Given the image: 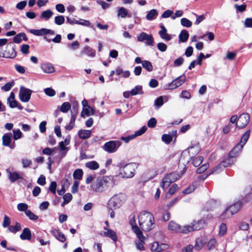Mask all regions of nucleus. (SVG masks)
<instances>
[{
    "label": "nucleus",
    "instance_id": "f257e3e1",
    "mask_svg": "<svg viewBox=\"0 0 252 252\" xmlns=\"http://www.w3.org/2000/svg\"><path fill=\"white\" fill-rule=\"evenodd\" d=\"M138 223L140 228L144 231H149L155 227V218L153 215L143 211L138 215Z\"/></svg>",
    "mask_w": 252,
    "mask_h": 252
},
{
    "label": "nucleus",
    "instance_id": "f03ea898",
    "mask_svg": "<svg viewBox=\"0 0 252 252\" xmlns=\"http://www.w3.org/2000/svg\"><path fill=\"white\" fill-rule=\"evenodd\" d=\"M112 184L110 178L105 177L98 178L91 185L92 189L95 192H102L106 190Z\"/></svg>",
    "mask_w": 252,
    "mask_h": 252
},
{
    "label": "nucleus",
    "instance_id": "7ed1b4c3",
    "mask_svg": "<svg viewBox=\"0 0 252 252\" xmlns=\"http://www.w3.org/2000/svg\"><path fill=\"white\" fill-rule=\"evenodd\" d=\"M120 167V175L123 178H132L135 174L137 165L135 163H129L125 165L120 163L118 165Z\"/></svg>",
    "mask_w": 252,
    "mask_h": 252
},
{
    "label": "nucleus",
    "instance_id": "20e7f679",
    "mask_svg": "<svg viewBox=\"0 0 252 252\" xmlns=\"http://www.w3.org/2000/svg\"><path fill=\"white\" fill-rule=\"evenodd\" d=\"M126 200V194L119 193L113 196L108 202V208L110 210L120 208Z\"/></svg>",
    "mask_w": 252,
    "mask_h": 252
},
{
    "label": "nucleus",
    "instance_id": "39448f33",
    "mask_svg": "<svg viewBox=\"0 0 252 252\" xmlns=\"http://www.w3.org/2000/svg\"><path fill=\"white\" fill-rule=\"evenodd\" d=\"M250 135V131L247 130L242 136L240 142L229 152V156L230 158H235L237 157L247 142Z\"/></svg>",
    "mask_w": 252,
    "mask_h": 252
},
{
    "label": "nucleus",
    "instance_id": "423d86ee",
    "mask_svg": "<svg viewBox=\"0 0 252 252\" xmlns=\"http://www.w3.org/2000/svg\"><path fill=\"white\" fill-rule=\"evenodd\" d=\"M122 142L119 140H112L106 142L103 146V149L108 153L116 152L121 146Z\"/></svg>",
    "mask_w": 252,
    "mask_h": 252
},
{
    "label": "nucleus",
    "instance_id": "0eeeda50",
    "mask_svg": "<svg viewBox=\"0 0 252 252\" xmlns=\"http://www.w3.org/2000/svg\"><path fill=\"white\" fill-rule=\"evenodd\" d=\"M129 223L131 226L132 231L135 233L139 240L142 242L145 240L142 232L136 223L135 216L133 215L130 220Z\"/></svg>",
    "mask_w": 252,
    "mask_h": 252
},
{
    "label": "nucleus",
    "instance_id": "6e6552de",
    "mask_svg": "<svg viewBox=\"0 0 252 252\" xmlns=\"http://www.w3.org/2000/svg\"><path fill=\"white\" fill-rule=\"evenodd\" d=\"M205 222L203 220H194L190 224L185 225L186 233L192 231L199 230L204 227Z\"/></svg>",
    "mask_w": 252,
    "mask_h": 252
},
{
    "label": "nucleus",
    "instance_id": "1a4fd4ad",
    "mask_svg": "<svg viewBox=\"0 0 252 252\" xmlns=\"http://www.w3.org/2000/svg\"><path fill=\"white\" fill-rule=\"evenodd\" d=\"M32 92V90L21 86L19 94L20 100L23 102H28L30 100Z\"/></svg>",
    "mask_w": 252,
    "mask_h": 252
},
{
    "label": "nucleus",
    "instance_id": "9d476101",
    "mask_svg": "<svg viewBox=\"0 0 252 252\" xmlns=\"http://www.w3.org/2000/svg\"><path fill=\"white\" fill-rule=\"evenodd\" d=\"M2 145L6 147H8L11 149L15 148V143L12 142V134L11 132H8L3 134L2 137Z\"/></svg>",
    "mask_w": 252,
    "mask_h": 252
},
{
    "label": "nucleus",
    "instance_id": "9b49d317",
    "mask_svg": "<svg viewBox=\"0 0 252 252\" xmlns=\"http://www.w3.org/2000/svg\"><path fill=\"white\" fill-rule=\"evenodd\" d=\"M250 121V116L248 113L241 114L238 119L236 126L239 128L245 127Z\"/></svg>",
    "mask_w": 252,
    "mask_h": 252
},
{
    "label": "nucleus",
    "instance_id": "f8f14e48",
    "mask_svg": "<svg viewBox=\"0 0 252 252\" xmlns=\"http://www.w3.org/2000/svg\"><path fill=\"white\" fill-rule=\"evenodd\" d=\"M7 103L11 108L17 107L19 110L23 109V107L15 99V94L11 92L9 96L7 98Z\"/></svg>",
    "mask_w": 252,
    "mask_h": 252
},
{
    "label": "nucleus",
    "instance_id": "ddd939ff",
    "mask_svg": "<svg viewBox=\"0 0 252 252\" xmlns=\"http://www.w3.org/2000/svg\"><path fill=\"white\" fill-rule=\"evenodd\" d=\"M30 32L36 36L45 35L48 34L51 35L55 34V32L54 31L45 28H42L40 30L32 29L30 31Z\"/></svg>",
    "mask_w": 252,
    "mask_h": 252
},
{
    "label": "nucleus",
    "instance_id": "4468645a",
    "mask_svg": "<svg viewBox=\"0 0 252 252\" xmlns=\"http://www.w3.org/2000/svg\"><path fill=\"white\" fill-rule=\"evenodd\" d=\"M185 228H186L185 225L180 226L173 221H170L168 224V229L176 232L186 233V229Z\"/></svg>",
    "mask_w": 252,
    "mask_h": 252
},
{
    "label": "nucleus",
    "instance_id": "2eb2a0df",
    "mask_svg": "<svg viewBox=\"0 0 252 252\" xmlns=\"http://www.w3.org/2000/svg\"><path fill=\"white\" fill-rule=\"evenodd\" d=\"M186 81V77L184 75L181 76L174 80L169 84L170 89H174L182 85Z\"/></svg>",
    "mask_w": 252,
    "mask_h": 252
},
{
    "label": "nucleus",
    "instance_id": "dca6fc26",
    "mask_svg": "<svg viewBox=\"0 0 252 252\" xmlns=\"http://www.w3.org/2000/svg\"><path fill=\"white\" fill-rule=\"evenodd\" d=\"M16 56V52L13 47L11 46V44H8L6 46V49L4 51L2 57L13 59Z\"/></svg>",
    "mask_w": 252,
    "mask_h": 252
},
{
    "label": "nucleus",
    "instance_id": "f3484780",
    "mask_svg": "<svg viewBox=\"0 0 252 252\" xmlns=\"http://www.w3.org/2000/svg\"><path fill=\"white\" fill-rule=\"evenodd\" d=\"M99 234L101 236L110 238L114 242H116L118 240L116 232L112 229H108L107 231H101Z\"/></svg>",
    "mask_w": 252,
    "mask_h": 252
},
{
    "label": "nucleus",
    "instance_id": "a211bd4d",
    "mask_svg": "<svg viewBox=\"0 0 252 252\" xmlns=\"http://www.w3.org/2000/svg\"><path fill=\"white\" fill-rule=\"evenodd\" d=\"M51 232L53 236L59 241L63 243L66 241V238L64 234L59 229H54L51 230Z\"/></svg>",
    "mask_w": 252,
    "mask_h": 252
},
{
    "label": "nucleus",
    "instance_id": "6ab92c4d",
    "mask_svg": "<svg viewBox=\"0 0 252 252\" xmlns=\"http://www.w3.org/2000/svg\"><path fill=\"white\" fill-rule=\"evenodd\" d=\"M240 209V204L239 203H235L233 205H231L228 208H226L224 214H222V217L224 219L223 217L224 214L226 213H230L231 215L236 213Z\"/></svg>",
    "mask_w": 252,
    "mask_h": 252
},
{
    "label": "nucleus",
    "instance_id": "aec40b11",
    "mask_svg": "<svg viewBox=\"0 0 252 252\" xmlns=\"http://www.w3.org/2000/svg\"><path fill=\"white\" fill-rule=\"evenodd\" d=\"M234 158H230L229 156H228V157H227L225 159H224L220 164L218 166H216L214 170L212 172V173H213L214 172H215L218 168H220V167L223 166L224 167H226L228 166L229 165L232 164L234 162V160L233 159Z\"/></svg>",
    "mask_w": 252,
    "mask_h": 252
},
{
    "label": "nucleus",
    "instance_id": "412c9836",
    "mask_svg": "<svg viewBox=\"0 0 252 252\" xmlns=\"http://www.w3.org/2000/svg\"><path fill=\"white\" fill-rule=\"evenodd\" d=\"M41 68L43 71L46 73H52L55 71L54 67L50 63H43L41 65Z\"/></svg>",
    "mask_w": 252,
    "mask_h": 252
},
{
    "label": "nucleus",
    "instance_id": "4be33fe9",
    "mask_svg": "<svg viewBox=\"0 0 252 252\" xmlns=\"http://www.w3.org/2000/svg\"><path fill=\"white\" fill-rule=\"evenodd\" d=\"M78 134L80 139L84 140L90 138L92 132L90 130L81 129L78 131Z\"/></svg>",
    "mask_w": 252,
    "mask_h": 252
},
{
    "label": "nucleus",
    "instance_id": "5701e85b",
    "mask_svg": "<svg viewBox=\"0 0 252 252\" xmlns=\"http://www.w3.org/2000/svg\"><path fill=\"white\" fill-rule=\"evenodd\" d=\"M117 16L122 18L126 17H131V15L128 13V10L124 7H119L118 9Z\"/></svg>",
    "mask_w": 252,
    "mask_h": 252
},
{
    "label": "nucleus",
    "instance_id": "b1692460",
    "mask_svg": "<svg viewBox=\"0 0 252 252\" xmlns=\"http://www.w3.org/2000/svg\"><path fill=\"white\" fill-rule=\"evenodd\" d=\"M6 172L8 173V178L11 183H14L18 179H22V177L17 172H11L8 169H6Z\"/></svg>",
    "mask_w": 252,
    "mask_h": 252
},
{
    "label": "nucleus",
    "instance_id": "393cba45",
    "mask_svg": "<svg viewBox=\"0 0 252 252\" xmlns=\"http://www.w3.org/2000/svg\"><path fill=\"white\" fill-rule=\"evenodd\" d=\"M20 238L23 240H30L32 237V234L30 229L29 228H25L20 234Z\"/></svg>",
    "mask_w": 252,
    "mask_h": 252
},
{
    "label": "nucleus",
    "instance_id": "a878e982",
    "mask_svg": "<svg viewBox=\"0 0 252 252\" xmlns=\"http://www.w3.org/2000/svg\"><path fill=\"white\" fill-rule=\"evenodd\" d=\"M81 55L86 54L88 56L94 57L95 56V51L91 47L86 46L80 52Z\"/></svg>",
    "mask_w": 252,
    "mask_h": 252
},
{
    "label": "nucleus",
    "instance_id": "bb28decb",
    "mask_svg": "<svg viewBox=\"0 0 252 252\" xmlns=\"http://www.w3.org/2000/svg\"><path fill=\"white\" fill-rule=\"evenodd\" d=\"M53 12L50 9H47L43 11L40 15V18L45 21L49 20L53 16Z\"/></svg>",
    "mask_w": 252,
    "mask_h": 252
},
{
    "label": "nucleus",
    "instance_id": "cd10ccee",
    "mask_svg": "<svg viewBox=\"0 0 252 252\" xmlns=\"http://www.w3.org/2000/svg\"><path fill=\"white\" fill-rule=\"evenodd\" d=\"M189 37V33L188 31L186 30H183L181 31L179 35V39L180 42H186Z\"/></svg>",
    "mask_w": 252,
    "mask_h": 252
},
{
    "label": "nucleus",
    "instance_id": "c85d7f7f",
    "mask_svg": "<svg viewBox=\"0 0 252 252\" xmlns=\"http://www.w3.org/2000/svg\"><path fill=\"white\" fill-rule=\"evenodd\" d=\"M158 15V12L156 9H153L148 12L146 15V19L148 20H153L156 18Z\"/></svg>",
    "mask_w": 252,
    "mask_h": 252
},
{
    "label": "nucleus",
    "instance_id": "c756f323",
    "mask_svg": "<svg viewBox=\"0 0 252 252\" xmlns=\"http://www.w3.org/2000/svg\"><path fill=\"white\" fill-rule=\"evenodd\" d=\"M172 183H173V182L167 175L163 178L162 180L161 187L164 189H167Z\"/></svg>",
    "mask_w": 252,
    "mask_h": 252
},
{
    "label": "nucleus",
    "instance_id": "7c9ffc66",
    "mask_svg": "<svg viewBox=\"0 0 252 252\" xmlns=\"http://www.w3.org/2000/svg\"><path fill=\"white\" fill-rule=\"evenodd\" d=\"M85 166L87 168L93 170H96L99 167V164L94 160L86 163Z\"/></svg>",
    "mask_w": 252,
    "mask_h": 252
},
{
    "label": "nucleus",
    "instance_id": "2f4dec72",
    "mask_svg": "<svg viewBox=\"0 0 252 252\" xmlns=\"http://www.w3.org/2000/svg\"><path fill=\"white\" fill-rule=\"evenodd\" d=\"M116 74L118 75H121L122 77L127 78L130 76V73L129 71H123L122 68L120 67L117 68L116 70Z\"/></svg>",
    "mask_w": 252,
    "mask_h": 252
},
{
    "label": "nucleus",
    "instance_id": "473e14b6",
    "mask_svg": "<svg viewBox=\"0 0 252 252\" xmlns=\"http://www.w3.org/2000/svg\"><path fill=\"white\" fill-rule=\"evenodd\" d=\"M44 39L49 42L52 41L56 43H60L61 41L62 36L60 34H57L54 38L51 39L50 38H49L47 36L45 35L44 37Z\"/></svg>",
    "mask_w": 252,
    "mask_h": 252
},
{
    "label": "nucleus",
    "instance_id": "72a5a7b5",
    "mask_svg": "<svg viewBox=\"0 0 252 252\" xmlns=\"http://www.w3.org/2000/svg\"><path fill=\"white\" fill-rule=\"evenodd\" d=\"M143 94L142 87L140 85L136 86L133 89L131 90V95H135L137 94Z\"/></svg>",
    "mask_w": 252,
    "mask_h": 252
},
{
    "label": "nucleus",
    "instance_id": "f704fd0d",
    "mask_svg": "<svg viewBox=\"0 0 252 252\" xmlns=\"http://www.w3.org/2000/svg\"><path fill=\"white\" fill-rule=\"evenodd\" d=\"M71 108V104L68 102H63L60 107V111L63 113H67Z\"/></svg>",
    "mask_w": 252,
    "mask_h": 252
},
{
    "label": "nucleus",
    "instance_id": "c9c22d12",
    "mask_svg": "<svg viewBox=\"0 0 252 252\" xmlns=\"http://www.w3.org/2000/svg\"><path fill=\"white\" fill-rule=\"evenodd\" d=\"M83 175V170L81 169H77L74 171L73 176L75 179L80 180L82 178Z\"/></svg>",
    "mask_w": 252,
    "mask_h": 252
},
{
    "label": "nucleus",
    "instance_id": "e433bc0d",
    "mask_svg": "<svg viewBox=\"0 0 252 252\" xmlns=\"http://www.w3.org/2000/svg\"><path fill=\"white\" fill-rule=\"evenodd\" d=\"M21 229V225L19 223L16 222L15 225H10L8 227V230L11 232L16 233L17 232L20 231Z\"/></svg>",
    "mask_w": 252,
    "mask_h": 252
},
{
    "label": "nucleus",
    "instance_id": "4c0bfd02",
    "mask_svg": "<svg viewBox=\"0 0 252 252\" xmlns=\"http://www.w3.org/2000/svg\"><path fill=\"white\" fill-rule=\"evenodd\" d=\"M142 66L148 71L151 72L153 70V67L151 62L148 61L144 60L142 62Z\"/></svg>",
    "mask_w": 252,
    "mask_h": 252
},
{
    "label": "nucleus",
    "instance_id": "58836bf2",
    "mask_svg": "<svg viewBox=\"0 0 252 252\" xmlns=\"http://www.w3.org/2000/svg\"><path fill=\"white\" fill-rule=\"evenodd\" d=\"M65 19L63 16L59 15L55 17L54 22L57 25H61L64 23Z\"/></svg>",
    "mask_w": 252,
    "mask_h": 252
},
{
    "label": "nucleus",
    "instance_id": "ea45409f",
    "mask_svg": "<svg viewBox=\"0 0 252 252\" xmlns=\"http://www.w3.org/2000/svg\"><path fill=\"white\" fill-rule=\"evenodd\" d=\"M205 242L201 239H198L196 241V244L194 246V249L196 250H201L204 245Z\"/></svg>",
    "mask_w": 252,
    "mask_h": 252
},
{
    "label": "nucleus",
    "instance_id": "a19ab883",
    "mask_svg": "<svg viewBox=\"0 0 252 252\" xmlns=\"http://www.w3.org/2000/svg\"><path fill=\"white\" fill-rule=\"evenodd\" d=\"M188 151L189 154L191 153L192 155L197 154L199 151V148L197 145L194 146L189 148L187 150H186L184 152L185 153L187 151Z\"/></svg>",
    "mask_w": 252,
    "mask_h": 252
},
{
    "label": "nucleus",
    "instance_id": "79ce46f5",
    "mask_svg": "<svg viewBox=\"0 0 252 252\" xmlns=\"http://www.w3.org/2000/svg\"><path fill=\"white\" fill-rule=\"evenodd\" d=\"M181 25L186 28H189L192 26V22L186 18H183L181 19Z\"/></svg>",
    "mask_w": 252,
    "mask_h": 252
},
{
    "label": "nucleus",
    "instance_id": "37998d69",
    "mask_svg": "<svg viewBox=\"0 0 252 252\" xmlns=\"http://www.w3.org/2000/svg\"><path fill=\"white\" fill-rule=\"evenodd\" d=\"M162 140L166 144H169L172 141L173 137L171 135L164 134L161 137Z\"/></svg>",
    "mask_w": 252,
    "mask_h": 252
},
{
    "label": "nucleus",
    "instance_id": "c03bdc74",
    "mask_svg": "<svg viewBox=\"0 0 252 252\" xmlns=\"http://www.w3.org/2000/svg\"><path fill=\"white\" fill-rule=\"evenodd\" d=\"M193 15L196 17V21L194 22V24L198 25H199L201 22H202L203 20L205 19V15H198L195 13H193Z\"/></svg>",
    "mask_w": 252,
    "mask_h": 252
},
{
    "label": "nucleus",
    "instance_id": "a18cd8bd",
    "mask_svg": "<svg viewBox=\"0 0 252 252\" xmlns=\"http://www.w3.org/2000/svg\"><path fill=\"white\" fill-rule=\"evenodd\" d=\"M13 138L14 140H17L20 139L22 135V133L19 129H14L13 131Z\"/></svg>",
    "mask_w": 252,
    "mask_h": 252
},
{
    "label": "nucleus",
    "instance_id": "49530a36",
    "mask_svg": "<svg viewBox=\"0 0 252 252\" xmlns=\"http://www.w3.org/2000/svg\"><path fill=\"white\" fill-rule=\"evenodd\" d=\"M25 214L26 216L29 217V218L32 220H35L38 219V217L34 215L32 212L30 210H27L25 212Z\"/></svg>",
    "mask_w": 252,
    "mask_h": 252
},
{
    "label": "nucleus",
    "instance_id": "de8ad7c7",
    "mask_svg": "<svg viewBox=\"0 0 252 252\" xmlns=\"http://www.w3.org/2000/svg\"><path fill=\"white\" fill-rule=\"evenodd\" d=\"M167 175L170 178V179L173 182H174L176 180L179 179L181 177L179 174L176 173L175 172L170 173L169 174H167Z\"/></svg>",
    "mask_w": 252,
    "mask_h": 252
},
{
    "label": "nucleus",
    "instance_id": "09e8293b",
    "mask_svg": "<svg viewBox=\"0 0 252 252\" xmlns=\"http://www.w3.org/2000/svg\"><path fill=\"white\" fill-rule=\"evenodd\" d=\"M203 161V157H198L192 160V164L195 166L197 167L199 166Z\"/></svg>",
    "mask_w": 252,
    "mask_h": 252
},
{
    "label": "nucleus",
    "instance_id": "8fccbe9b",
    "mask_svg": "<svg viewBox=\"0 0 252 252\" xmlns=\"http://www.w3.org/2000/svg\"><path fill=\"white\" fill-rule=\"evenodd\" d=\"M79 104L76 101H74L72 103V110L71 111L70 113L77 114L78 112Z\"/></svg>",
    "mask_w": 252,
    "mask_h": 252
},
{
    "label": "nucleus",
    "instance_id": "3c124183",
    "mask_svg": "<svg viewBox=\"0 0 252 252\" xmlns=\"http://www.w3.org/2000/svg\"><path fill=\"white\" fill-rule=\"evenodd\" d=\"M157 121L155 118H151L147 123V126L149 127L154 128L156 126Z\"/></svg>",
    "mask_w": 252,
    "mask_h": 252
},
{
    "label": "nucleus",
    "instance_id": "603ef678",
    "mask_svg": "<svg viewBox=\"0 0 252 252\" xmlns=\"http://www.w3.org/2000/svg\"><path fill=\"white\" fill-rule=\"evenodd\" d=\"M28 206L27 204L20 203L17 205V209L20 211H26L28 210Z\"/></svg>",
    "mask_w": 252,
    "mask_h": 252
},
{
    "label": "nucleus",
    "instance_id": "864d4df0",
    "mask_svg": "<svg viewBox=\"0 0 252 252\" xmlns=\"http://www.w3.org/2000/svg\"><path fill=\"white\" fill-rule=\"evenodd\" d=\"M227 230V227L224 223H221L220 226L219 235L220 236L224 235Z\"/></svg>",
    "mask_w": 252,
    "mask_h": 252
},
{
    "label": "nucleus",
    "instance_id": "5fc2aeb1",
    "mask_svg": "<svg viewBox=\"0 0 252 252\" xmlns=\"http://www.w3.org/2000/svg\"><path fill=\"white\" fill-rule=\"evenodd\" d=\"M91 114V110L88 107L83 108L81 112V115L82 117H85V116H89Z\"/></svg>",
    "mask_w": 252,
    "mask_h": 252
},
{
    "label": "nucleus",
    "instance_id": "6e6d98bb",
    "mask_svg": "<svg viewBox=\"0 0 252 252\" xmlns=\"http://www.w3.org/2000/svg\"><path fill=\"white\" fill-rule=\"evenodd\" d=\"M79 43L77 41H74L68 44V47L72 50H75L79 47Z\"/></svg>",
    "mask_w": 252,
    "mask_h": 252
},
{
    "label": "nucleus",
    "instance_id": "4d7b16f0",
    "mask_svg": "<svg viewBox=\"0 0 252 252\" xmlns=\"http://www.w3.org/2000/svg\"><path fill=\"white\" fill-rule=\"evenodd\" d=\"M30 46L28 44H23L21 46V52L25 55L28 54L29 53Z\"/></svg>",
    "mask_w": 252,
    "mask_h": 252
},
{
    "label": "nucleus",
    "instance_id": "13d9d810",
    "mask_svg": "<svg viewBox=\"0 0 252 252\" xmlns=\"http://www.w3.org/2000/svg\"><path fill=\"white\" fill-rule=\"evenodd\" d=\"M64 204L68 203L72 199V195L70 193H66L63 197Z\"/></svg>",
    "mask_w": 252,
    "mask_h": 252
},
{
    "label": "nucleus",
    "instance_id": "bf43d9fd",
    "mask_svg": "<svg viewBox=\"0 0 252 252\" xmlns=\"http://www.w3.org/2000/svg\"><path fill=\"white\" fill-rule=\"evenodd\" d=\"M195 189V187L193 185L189 186L188 188L184 189L182 192L184 194H189L193 192Z\"/></svg>",
    "mask_w": 252,
    "mask_h": 252
},
{
    "label": "nucleus",
    "instance_id": "052dcab7",
    "mask_svg": "<svg viewBox=\"0 0 252 252\" xmlns=\"http://www.w3.org/2000/svg\"><path fill=\"white\" fill-rule=\"evenodd\" d=\"M44 92L46 95L50 96H53L56 94L55 90L50 88L45 89L44 90Z\"/></svg>",
    "mask_w": 252,
    "mask_h": 252
},
{
    "label": "nucleus",
    "instance_id": "680f3d73",
    "mask_svg": "<svg viewBox=\"0 0 252 252\" xmlns=\"http://www.w3.org/2000/svg\"><path fill=\"white\" fill-rule=\"evenodd\" d=\"M14 84V83L13 82L7 83L1 87V89L4 91H8L11 89Z\"/></svg>",
    "mask_w": 252,
    "mask_h": 252
},
{
    "label": "nucleus",
    "instance_id": "e2e57ef3",
    "mask_svg": "<svg viewBox=\"0 0 252 252\" xmlns=\"http://www.w3.org/2000/svg\"><path fill=\"white\" fill-rule=\"evenodd\" d=\"M10 218L7 216L6 215H5L3 218V220L2 222V226L3 227H6L8 226H10Z\"/></svg>",
    "mask_w": 252,
    "mask_h": 252
},
{
    "label": "nucleus",
    "instance_id": "0e129e2a",
    "mask_svg": "<svg viewBox=\"0 0 252 252\" xmlns=\"http://www.w3.org/2000/svg\"><path fill=\"white\" fill-rule=\"evenodd\" d=\"M208 167L209 165L208 164H204L202 165L201 167L197 169L196 172L198 174L202 173L208 169Z\"/></svg>",
    "mask_w": 252,
    "mask_h": 252
},
{
    "label": "nucleus",
    "instance_id": "69168bd1",
    "mask_svg": "<svg viewBox=\"0 0 252 252\" xmlns=\"http://www.w3.org/2000/svg\"><path fill=\"white\" fill-rule=\"evenodd\" d=\"M32 163L31 160L26 158H23L22 159V164L24 168H27L29 167Z\"/></svg>",
    "mask_w": 252,
    "mask_h": 252
},
{
    "label": "nucleus",
    "instance_id": "338daca9",
    "mask_svg": "<svg viewBox=\"0 0 252 252\" xmlns=\"http://www.w3.org/2000/svg\"><path fill=\"white\" fill-rule=\"evenodd\" d=\"M161 38L166 41H169L171 39V37L170 34L167 33V32H161L159 34Z\"/></svg>",
    "mask_w": 252,
    "mask_h": 252
},
{
    "label": "nucleus",
    "instance_id": "774afa93",
    "mask_svg": "<svg viewBox=\"0 0 252 252\" xmlns=\"http://www.w3.org/2000/svg\"><path fill=\"white\" fill-rule=\"evenodd\" d=\"M148 36V34L142 32L137 37V40L139 42H143L146 40V38Z\"/></svg>",
    "mask_w": 252,
    "mask_h": 252
}]
</instances>
